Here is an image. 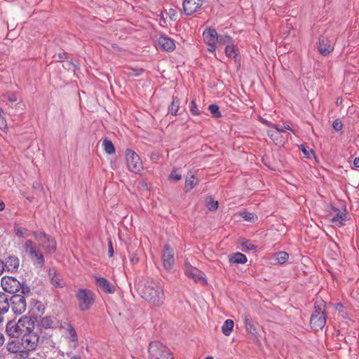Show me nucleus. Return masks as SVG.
<instances>
[{"mask_svg":"<svg viewBox=\"0 0 359 359\" xmlns=\"http://www.w3.org/2000/svg\"><path fill=\"white\" fill-rule=\"evenodd\" d=\"M57 58H58L59 61L64 62L67 59V53H60L57 54Z\"/></svg>","mask_w":359,"mask_h":359,"instance_id":"nucleus-49","label":"nucleus"},{"mask_svg":"<svg viewBox=\"0 0 359 359\" xmlns=\"http://www.w3.org/2000/svg\"><path fill=\"white\" fill-rule=\"evenodd\" d=\"M208 109L213 116L216 118L222 116L221 112L219 110V107L217 104H210Z\"/></svg>","mask_w":359,"mask_h":359,"instance_id":"nucleus-38","label":"nucleus"},{"mask_svg":"<svg viewBox=\"0 0 359 359\" xmlns=\"http://www.w3.org/2000/svg\"><path fill=\"white\" fill-rule=\"evenodd\" d=\"M4 343V336L2 333L0 332V347L3 345Z\"/></svg>","mask_w":359,"mask_h":359,"instance_id":"nucleus-56","label":"nucleus"},{"mask_svg":"<svg viewBox=\"0 0 359 359\" xmlns=\"http://www.w3.org/2000/svg\"><path fill=\"white\" fill-rule=\"evenodd\" d=\"M234 323L231 319L226 320L222 326V332L225 336H229L233 330Z\"/></svg>","mask_w":359,"mask_h":359,"instance_id":"nucleus-25","label":"nucleus"},{"mask_svg":"<svg viewBox=\"0 0 359 359\" xmlns=\"http://www.w3.org/2000/svg\"><path fill=\"white\" fill-rule=\"evenodd\" d=\"M33 236L35 240L39 243L48 253H53L56 250L55 240L48 234L41 231H34Z\"/></svg>","mask_w":359,"mask_h":359,"instance_id":"nucleus-6","label":"nucleus"},{"mask_svg":"<svg viewBox=\"0 0 359 359\" xmlns=\"http://www.w3.org/2000/svg\"><path fill=\"white\" fill-rule=\"evenodd\" d=\"M62 330L65 335V339L69 343V346L71 348H75L77 345L78 339L76 332L74 327L71 325L65 323V325L62 326Z\"/></svg>","mask_w":359,"mask_h":359,"instance_id":"nucleus-15","label":"nucleus"},{"mask_svg":"<svg viewBox=\"0 0 359 359\" xmlns=\"http://www.w3.org/2000/svg\"><path fill=\"white\" fill-rule=\"evenodd\" d=\"M62 63H63L62 64V67L65 69H67L68 71H73V72H74L76 66H75V65L72 62L69 61V60H65Z\"/></svg>","mask_w":359,"mask_h":359,"instance_id":"nucleus-41","label":"nucleus"},{"mask_svg":"<svg viewBox=\"0 0 359 359\" xmlns=\"http://www.w3.org/2000/svg\"><path fill=\"white\" fill-rule=\"evenodd\" d=\"M230 262L235 264H245L248 259L246 256L241 252H236L229 259Z\"/></svg>","mask_w":359,"mask_h":359,"instance_id":"nucleus-26","label":"nucleus"},{"mask_svg":"<svg viewBox=\"0 0 359 359\" xmlns=\"http://www.w3.org/2000/svg\"><path fill=\"white\" fill-rule=\"evenodd\" d=\"M334 212L330 214V222L332 226H341L348 219V215L344 211H340L339 209H334Z\"/></svg>","mask_w":359,"mask_h":359,"instance_id":"nucleus-16","label":"nucleus"},{"mask_svg":"<svg viewBox=\"0 0 359 359\" xmlns=\"http://www.w3.org/2000/svg\"><path fill=\"white\" fill-rule=\"evenodd\" d=\"M267 134L276 144L283 143V141L279 140L280 135L272 128L267 131Z\"/></svg>","mask_w":359,"mask_h":359,"instance_id":"nucleus-35","label":"nucleus"},{"mask_svg":"<svg viewBox=\"0 0 359 359\" xmlns=\"http://www.w3.org/2000/svg\"><path fill=\"white\" fill-rule=\"evenodd\" d=\"M202 5L201 0H185L183 2V8L186 15H191L195 13Z\"/></svg>","mask_w":359,"mask_h":359,"instance_id":"nucleus-19","label":"nucleus"},{"mask_svg":"<svg viewBox=\"0 0 359 359\" xmlns=\"http://www.w3.org/2000/svg\"><path fill=\"white\" fill-rule=\"evenodd\" d=\"M185 274L195 282L206 283L207 280L205 274L196 267L187 264L184 268Z\"/></svg>","mask_w":359,"mask_h":359,"instance_id":"nucleus-14","label":"nucleus"},{"mask_svg":"<svg viewBox=\"0 0 359 359\" xmlns=\"http://www.w3.org/2000/svg\"><path fill=\"white\" fill-rule=\"evenodd\" d=\"M170 178L171 180L178 181L182 178V176L177 170H173L170 175Z\"/></svg>","mask_w":359,"mask_h":359,"instance_id":"nucleus-44","label":"nucleus"},{"mask_svg":"<svg viewBox=\"0 0 359 359\" xmlns=\"http://www.w3.org/2000/svg\"><path fill=\"white\" fill-rule=\"evenodd\" d=\"M353 165L355 168H359V158L356 157L353 159Z\"/></svg>","mask_w":359,"mask_h":359,"instance_id":"nucleus-54","label":"nucleus"},{"mask_svg":"<svg viewBox=\"0 0 359 359\" xmlns=\"http://www.w3.org/2000/svg\"><path fill=\"white\" fill-rule=\"evenodd\" d=\"M162 262L163 267L166 270H170L175 264L174 250L168 244L164 245Z\"/></svg>","mask_w":359,"mask_h":359,"instance_id":"nucleus-13","label":"nucleus"},{"mask_svg":"<svg viewBox=\"0 0 359 359\" xmlns=\"http://www.w3.org/2000/svg\"><path fill=\"white\" fill-rule=\"evenodd\" d=\"M71 359H81L79 356H73L71 358Z\"/></svg>","mask_w":359,"mask_h":359,"instance_id":"nucleus-60","label":"nucleus"},{"mask_svg":"<svg viewBox=\"0 0 359 359\" xmlns=\"http://www.w3.org/2000/svg\"><path fill=\"white\" fill-rule=\"evenodd\" d=\"M128 257L130 262L133 264H137L140 261L139 257L135 253H129Z\"/></svg>","mask_w":359,"mask_h":359,"instance_id":"nucleus-46","label":"nucleus"},{"mask_svg":"<svg viewBox=\"0 0 359 359\" xmlns=\"http://www.w3.org/2000/svg\"><path fill=\"white\" fill-rule=\"evenodd\" d=\"M5 269L10 272H15L19 268L20 260L15 256H9L4 261Z\"/></svg>","mask_w":359,"mask_h":359,"instance_id":"nucleus-20","label":"nucleus"},{"mask_svg":"<svg viewBox=\"0 0 359 359\" xmlns=\"http://www.w3.org/2000/svg\"><path fill=\"white\" fill-rule=\"evenodd\" d=\"M8 100L11 102H16L18 100L17 95L15 93H11V94L8 95Z\"/></svg>","mask_w":359,"mask_h":359,"instance_id":"nucleus-51","label":"nucleus"},{"mask_svg":"<svg viewBox=\"0 0 359 359\" xmlns=\"http://www.w3.org/2000/svg\"><path fill=\"white\" fill-rule=\"evenodd\" d=\"M300 148L306 158H311L314 155V152L311 149H309L303 144L300 146Z\"/></svg>","mask_w":359,"mask_h":359,"instance_id":"nucleus-39","label":"nucleus"},{"mask_svg":"<svg viewBox=\"0 0 359 359\" xmlns=\"http://www.w3.org/2000/svg\"><path fill=\"white\" fill-rule=\"evenodd\" d=\"M142 69H130L128 72L129 76H138L142 73Z\"/></svg>","mask_w":359,"mask_h":359,"instance_id":"nucleus-42","label":"nucleus"},{"mask_svg":"<svg viewBox=\"0 0 359 359\" xmlns=\"http://www.w3.org/2000/svg\"><path fill=\"white\" fill-rule=\"evenodd\" d=\"M343 306L342 304H337V306H336V309L339 310V311H341V309H342Z\"/></svg>","mask_w":359,"mask_h":359,"instance_id":"nucleus-59","label":"nucleus"},{"mask_svg":"<svg viewBox=\"0 0 359 359\" xmlns=\"http://www.w3.org/2000/svg\"><path fill=\"white\" fill-rule=\"evenodd\" d=\"M1 285L4 290L8 293L20 292L22 294L27 295L30 292L29 286L12 276H4L1 280Z\"/></svg>","mask_w":359,"mask_h":359,"instance_id":"nucleus-4","label":"nucleus"},{"mask_svg":"<svg viewBox=\"0 0 359 359\" xmlns=\"http://www.w3.org/2000/svg\"><path fill=\"white\" fill-rule=\"evenodd\" d=\"M26 198H27V200H29V201H32V199H33V198H32V197H29V196H27V197H26Z\"/></svg>","mask_w":359,"mask_h":359,"instance_id":"nucleus-61","label":"nucleus"},{"mask_svg":"<svg viewBox=\"0 0 359 359\" xmlns=\"http://www.w3.org/2000/svg\"><path fill=\"white\" fill-rule=\"evenodd\" d=\"M333 128L337 131L341 130L342 128L341 122L338 120L334 121L333 123Z\"/></svg>","mask_w":359,"mask_h":359,"instance_id":"nucleus-48","label":"nucleus"},{"mask_svg":"<svg viewBox=\"0 0 359 359\" xmlns=\"http://www.w3.org/2000/svg\"><path fill=\"white\" fill-rule=\"evenodd\" d=\"M190 111H191V114L194 116H198L201 113L200 110L198 109V107L196 106V102L194 100H192L190 103Z\"/></svg>","mask_w":359,"mask_h":359,"instance_id":"nucleus-40","label":"nucleus"},{"mask_svg":"<svg viewBox=\"0 0 359 359\" xmlns=\"http://www.w3.org/2000/svg\"><path fill=\"white\" fill-rule=\"evenodd\" d=\"M15 231L17 236L20 238H26L29 235L28 230L21 226H15Z\"/></svg>","mask_w":359,"mask_h":359,"instance_id":"nucleus-36","label":"nucleus"},{"mask_svg":"<svg viewBox=\"0 0 359 359\" xmlns=\"http://www.w3.org/2000/svg\"><path fill=\"white\" fill-rule=\"evenodd\" d=\"M241 245L243 248V250L245 252L255 250L257 248V246L255 245L251 241L246 239L241 240Z\"/></svg>","mask_w":359,"mask_h":359,"instance_id":"nucleus-29","label":"nucleus"},{"mask_svg":"<svg viewBox=\"0 0 359 359\" xmlns=\"http://www.w3.org/2000/svg\"><path fill=\"white\" fill-rule=\"evenodd\" d=\"M245 220L249 221V222H255L257 216L252 212L245 213V215L243 216Z\"/></svg>","mask_w":359,"mask_h":359,"instance_id":"nucleus-43","label":"nucleus"},{"mask_svg":"<svg viewBox=\"0 0 359 359\" xmlns=\"http://www.w3.org/2000/svg\"><path fill=\"white\" fill-rule=\"evenodd\" d=\"M102 146L107 154H112L115 152V147L111 140L104 139L102 142Z\"/></svg>","mask_w":359,"mask_h":359,"instance_id":"nucleus-31","label":"nucleus"},{"mask_svg":"<svg viewBox=\"0 0 359 359\" xmlns=\"http://www.w3.org/2000/svg\"><path fill=\"white\" fill-rule=\"evenodd\" d=\"M326 324L325 302L323 299L316 302L314 312L311 316L310 325L313 330H322Z\"/></svg>","mask_w":359,"mask_h":359,"instance_id":"nucleus-3","label":"nucleus"},{"mask_svg":"<svg viewBox=\"0 0 359 359\" xmlns=\"http://www.w3.org/2000/svg\"><path fill=\"white\" fill-rule=\"evenodd\" d=\"M319 52L323 55H327L334 50V46L332 41L325 36L319 38Z\"/></svg>","mask_w":359,"mask_h":359,"instance_id":"nucleus-18","label":"nucleus"},{"mask_svg":"<svg viewBox=\"0 0 359 359\" xmlns=\"http://www.w3.org/2000/svg\"><path fill=\"white\" fill-rule=\"evenodd\" d=\"M126 160L128 169L133 172H138L142 169V163L140 156L133 150L126 151Z\"/></svg>","mask_w":359,"mask_h":359,"instance_id":"nucleus-9","label":"nucleus"},{"mask_svg":"<svg viewBox=\"0 0 359 359\" xmlns=\"http://www.w3.org/2000/svg\"><path fill=\"white\" fill-rule=\"evenodd\" d=\"M158 43L164 50L172 51L175 48V43L172 39L168 36H162L158 40Z\"/></svg>","mask_w":359,"mask_h":359,"instance_id":"nucleus-21","label":"nucleus"},{"mask_svg":"<svg viewBox=\"0 0 359 359\" xmlns=\"http://www.w3.org/2000/svg\"><path fill=\"white\" fill-rule=\"evenodd\" d=\"M205 359H213V358H212V357L209 356V357L205 358Z\"/></svg>","mask_w":359,"mask_h":359,"instance_id":"nucleus-62","label":"nucleus"},{"mask_svg":"<svg viewBox=\"0 0 359 359\" xmlns=\"http://www.w3.org/2000/svg\"><path fill=\"white\" fill-rule=\"evenodd\" d=\"M79 307L81 311H86L89 309L90 299L87 290L80 289L76 294Z\"/></svg>","mask_w":359,"mask_h":359,"instance_id":"nucleus-17","label":"nucleus"},{"mask_svg":"<svg viewBox=\"0 0 359 359\" xmlns=\"http://www.w3.org/2000/svg\"><path fill=\"white\" fill-rule=\"evenodd\" d=\"M23 248L25 252L33 260L34 264L39 265L40 266L43 265L45 262L43 255L32 240H27Z\"/></svg>","mask_w":359,"mask_h":359,"instance_id":"nucleus-7","label":"nucleus"},{"mask_svg":"<svg viewBox=\"0 0 359 359\" xmlns=\"http://www.w3.org/2000/svg\"><path fill=\"white\" fill-rule=\"evenodd\" d=\"M10 308L17 315L24 313L27 308V302L24 294H16L11 297L9 299Z\"/></svg>","mask_w":359,"mask_h":359,"instance_id":"nucleus-8","label":"nucleus"},{"mask_svg":"<svg viewBox=\"0 0 359 359\" xmlns=\"http://www.w3.org/2000/svg\"><path fill=\"white\" fill-rule=\"evenodd\" d=\"M4 270H5V267H4V261H1L0 259V276L2 275Z\"/></svg>","mask_w":359,"mask_h":359,"instance_id":"nucleus-55","label":"nucleus"},{"mask_svg":"<svg viewBox=\"0 0 359 359\" xmlns=\"http://www.w3.org/2000/svg\"><path fill=\"white\" fill-rule=\"evenodd\" d=\"M203 36L204 41L208 45V50L209 52L213 53L215 51L217 46V33L213 29H206L203 33Z\"/></svg>","mask_w":359,"mask_h":359,"instance_id":"nucleus-12","label":"nucleus"},{"mask_svg":"<svg viewBox=\"0 0 359 359\" xmlns=\"http://www.w3.org/2000/svg\"><path fill=\"white\" fill-rule=\"evenodd\" d=\"M94 278L95 285L100 291L107 294L115 292V287L107 279L98 275H95Z\"/></svg>","mask_w":359,"mask_h":359,"instance_id":"nucleus-11","label":"nucleus"},{"mask_svg":"<svg viewBox=\"0 0 359 359\" xmlns=\"http://www.w3.org/2000/svg\"><path fill=\"white\" fill-rule=\"evenodd\" d=\"M34 329V322L29 316L21 317L18 322L11 320L7 323L6 333L13 338L23 337L27 332Z\"/></svg>","mask_w":359,"mask_h":359,"instance_id":"nucleus-2","label":"nucleus"},{"mask_svg":"<svg viewBox=\"0 0 359 359\" xmlns=\"http://www.w3.org/2000/svg\"><path fill=\"white\" fill-rule=\"evenodd\" d=\"M90 299H91V301L93 300V294H91Z\"/></svg>","mask_w":359,"mask_h":359,"instance_id":"nucleus-63","label":"nucleus"},{"mask_svg":"<svg viewBox=\"0 0 359 359\" xmlns=\"http://www.w3.org/2000/svg\"><path fill=\"white\" fill-rule=\"evenodd\" d=\"M48 277L51 284L55 287H62L65 283L60 278L55 269H50L48 271Z\"/></svg>","mask_w":359,"mask_h":359,"instance_id":"nucleus-22","label":"nucleus"},{"mask_svg":"<svg viewBox=\"0 0 359 359\" xmlns=\"http://www.w3.org/2000/svg\"><path fill=\"white\" fill-rule=\"evenodd\" d=\"M39 341V337L38 334L32 330L31 332H27L22 337V345L25 349L33 351L36 348Z\"/></svg>","mask_w":359,"mask_h":359,"instance_id":"nucleus-10","label":"nucleus"},{"mask_svg":"<svg viewBox=\"0 0 359 359\" xmlns=\"http://www.w3.org/2000/svg\"><path fill=\"white\" fill-rule=\"evenodd\" d=\"M6 121L5 118L1 115L0 116V129L4 130L6 128Z\"/></svg>","mask_w":359,"mask_h":359,"instance_id":"nucleus-50","label":"nucleus"},{"mask_svg":"<svg viewBox=\"0 0 359 359\" xmlns=\"http://www.w3.org/2000/svg\"><path fill=\"white\" fill-rule=\"evenodd\" d=\"M5 208V205L2 201L0 200V211Z\"/></svg>","mask_w":359,"mask_h":359,"instance_id":"nucleus-57","label":"nucleus"},{"mask_svg":"<svg viewBox=\"0 0 359 359\" xmlns=\"http://www.w3.org/2000/svg\"><path fill=\"white\" fill-rule=\"evenodd\" d=\"M260 121L264 125H266V126H269L270 128H272L273 123H271V122H269V121H267V120H266L264 118H261Z\"/></svg>","mask_w":359,"mask_h":359,"instance_id":"nucleus-53","label":"nucleus"},{"mask_svg":"<svg viewBox=\"0 0 359 359\" xmlns=\"http://www.w3.org/2000/svg\"><path fill=\"white\" fill-rule=\"evenodd\" d=\"M9 299L7 294L0 292V312L6 313L8 311Z\"/></svg>","mask_w":359,"mask_h":359,"instance_id":"nucleus-23","label":"nucleus"},{"mask_svg":"<svg viewBox=\"0 0 359 359\" xmlns=\"http://www.w3.org/2000/svg\"><path fill=\"white\" fill-rule=\"evenodd\" d=\"M4 314V313L0 312V325L3 323V321L4 320V316H3Z\"/></svg>","mask_w":359,"mask_h":359,"instance_id":"nucleus-58","label":"nucleus"},{"mask_svg":"<svg viewBox=\"0 0 359 359\" xmlns=\"http://www.w3.org/2000/svg\"><path fill=\"white\" fill-rule=\"evenodd\" d=\"M271 128L274 130L276 132H277L279 135L280 133H285L287 130H290L294 134V130L290 128V126L285 123L283 125L273 124Z\"/></svg>","mask_w":359,"mask_h":359,"instance_id":"nucleus-30","label":"nucleus"},{"mask_svg":"<svg viewBox=\"0 0 359 359\" xmlns=\"http://www.w3.org/2000/svg\"><path fill=\"white\" fill-rule=\"evenodd\" d=\"M288 258V254L283 251L278 252L276 255V259L280 264H284L287 261Z\"/></svg>","mask_w":359,"mask_h":359,"instance_id":"nucleus-37","label":"nucleus"},{"mask_svg":"<svg viewBox=\"0 0 359 359\" xmlns=\"http://www.w3.org/2000/svg\"><path fill=\"white\" fill-rule=\"evenodd\" d=\"M136 289L142 298L155 306H161L165 300V294L161 283L151 277H139Z\"/></svg>","mask_w":359,"mask_h":359,"instance_id":"nucleus-1","label":"nucleus"},{"mask_svg":"<svg viewBox=\"0 0 359 359\" xmlns=\"http://www.w3.org/2000/svg\"><path fill=\"white\" fill-rule=\"evenodd\" d=\"M32 187L35 189H41V190L43 189L41 184L37 181L33 182Z\"/></svg>","mask_w":359,"mask_h":359,"instance_id":"nucleus-52","label":"nucleus"},{"mask_svg":"<svg viewBox=\"0 0 359 359\" xmlns=\"http://www.w3.org/2000/svg\"><path fill=\"white\" fill-rule=\"evenodd\" d=\"M207 208L210 210H217L218 208V203H217V201H212L208 202V204H207Z\"/></svg>","mask_w":359,"mask_h":359,"instance_id":"nucleus-45","label":"nucleus"},{"mask_svg":"<svg viewBox=\"0 0 359 359\" xmlns=\"http://www.w3.org/2000/svg\"><path fill=\"white\" fill-rule=\"evenodd\" d=\"M244 323L247 332L252 334L253 336H257V327L255 325V323L247 316H245L244 318Z\"/></svg>","mask_w":359,"mask_h":359,"instance_id":"nucleus-24","label":"nucleus"},{"mask_svg":"<svg viewBox=\"0 0 359 359\" xmlns=\"http://www.w3.org/2000/svg\"><path fill=\"white\" fill-rule=\"evenodd\" d=\"M108 255L111 257L114 255V248L111 241L109 239L108 241Z\"/></svg>","mask_w":359,"mask_h":359,"instance_id":"nucleus-47","label":"nucleus"},{"mask_svg":"<svg viewBox=\"0 0 359 359\" xmlns=\"http://www.w3.org/2000/svg\"><path fill=\"white\" fill-rule=\"evenodd\" d=\"M40 325L45 329H49L53 327L54 321L50 317L46 316L41 320Z\"/></svg>","mask_w":359,"mask_h":359,"instance_id":"nucleus-32","label":"nucleus"},{"mask_svg":"<svg viewBox=\"0 0 359 359\" xmlns=\"http://www.w3.org/2000/svg\"><path fill=\"white\" fill-rule=\"evenodd\" d=\"M198 183L196 177L191 174L188 175L185 180V189L189 191L193 189Z\"/></svg>","mask_w":359,"mask_h":359,"instance_id":"nucleus-27","label":"nucleus"},{"mask_svg":"<svg viewBox=\"0 0 359 359\" xmlns=\"http://www.w3.org/2000/svg\"><path fill=\"white\" fill-rule=\"evenodd\" d=\"M217 43L219 45H230L231 43V37L228 35H218Z\"/></svg>","mask_w":359,"mask_h":359,"instance_id":"nucleus-33","label":"nucleus"},{"mask_svg":"<svg viewBox=\"0 0 359 359\" xmlns=\"http://www.w3.org/2000/svg\"><path fill=\"white\" fill-rule=\"evenodd\" d=\"M148 353L149 359H174L170 350L158 341L149 344Z\"/></svg>","mask_w":359,"mask_h":359,"instance_id":"nucleus-5","label":"nucleus"},{"mask_svg":"<svg viewBox=\"0 0 359 359\" xmlns=\"http://www.w3.org/2000/svg\"><path fill=\"white\" fill-rule=\"evenodd\" d=\"M180 101L177 97H174L170 108L172 115H176L180 107Z\"/></svg>","mask_w":359,"mask_h":359,"instance_id":"nucleus-34","label":"nucleus"},{"mask_svg":"<svg viewBox=\"0 0 359 359\" xmlns=\"http://www.w3.org/2000/svg\"><path fill=\"white\" fill-rule=\"evenodd\" d=\"M238 53V49L237 47L231 43L230 45H226L225 48V55L229 57L235 58Z\"/></svg>","mask_w":359,"mask_h":359,"instance_id":"nucleus-28","label":"nucleus"}]
</instances>
